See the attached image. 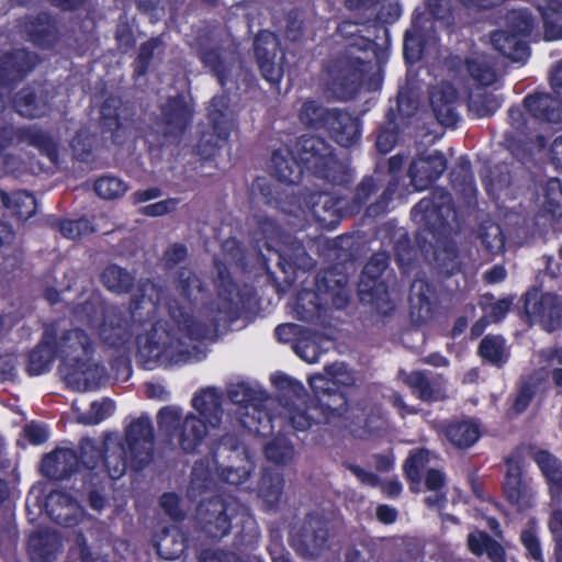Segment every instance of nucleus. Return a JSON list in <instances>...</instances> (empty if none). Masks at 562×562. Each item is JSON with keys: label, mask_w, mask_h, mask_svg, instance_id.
Wrapping results in <instances>:
<instances>
[{"label": "nucleus", "mask_w": 562, "mask_h": 562, "mask_svg": "<svg viewBox=\"0 0 562 562\" xmlns=\"http://www.w3.org/2000/svg\"><path fill=\"white\" fill-rule=\"evenodd\" d=\"M557 102L546 93H539L525 98L524 108L512 106L508 111L510 132L506 133L508 146L517 142H522L526 128L531 123L527 120L526 113H529L533 120H543L549 122H559L562 120V112L555 106Z\"/></svg>", "instance_id": "7"}, {"label": "nucleus", "mask_w": 562, "mask_h": 562, "mask_svg": "<svg viewBox=\"0 0 562 562\" xmlns=\"http://www.w3.org/2000/svg\"><path fill=\"white\" fill-rule=\"evenodd\" d=\"M212 472L209 461H199L194 464L188 491L191 497H196L209 486Z\"/></svg>", "instance_id": "47"}, {"label": "nucleus", "mask_w": 562, "mask_h": 562, "mask_svg": "<svg viewBox=\"0 0 562 562\" xmlns=\"http://www.w3.org/2000/svg\"><path fill=\"white\" fill-rule=\"evenodd\" d=\"M447 168L443 155L434 151L415 159L409 169L411 183L416 191L425 190L438 179Z\"/></svg>", "instance_id": "14"}, {"label": "nucleus", "mask_w": 562, "mask_h": 562, "mask_svg": "<svg viewBox=\"0 0 562 562\" xmlns=\"http://www.w3.org/2000/svg\"><path fill=\"white\" fill-rule=\"evenodd\" d=\"M117 453H106L103 463L109 475L116 480L121 477L127 462L138 470L142 469L150 459L154 450V430L148 417H139L133 422L126 431L124 447H116Z\"/></svg>", "instance_id": "5"}, {"label": "nucleus", "mask_w": 562, "mask_h": 562, "mask_svg": "<svg viewBox=\"0 0 562 562\" xmlns=\"http://www.w3.org/2000/svg\"><path fill=\"white\" fill-rule=\"evenodd\" d=\"M327 531L324 528H319L315 535L306 531L303 536V544L306 553L311 555L318 554L319 550L325 544Z\"/></svg>", "instance_id": "61"}, {"label": "nucleus", "mask_w": 562, "mask_h": 562, "mask_svg": "<svg viewBox=\"0 0 562 562\" xmlns=\"http://www.w3.org/2000/svg\"><path fill=\"white\" fill-rule=\"evenodd\" d=\"M303 207L301 204L291 205L288 212L304 221L316 220L324 226H333L339 217L340 206L338 201L328 193H313L308 199L304 198Z\"/></svg>", "instance_id": "11"}, {"label": "nucleus", "mask_w": 562, "mask_h": 562, "mask_svg": "<svg viewBox=\"0 0 562 562\" xmlns=\"http://www.w3.org/2000/svg\"><path fill=\"white\" fill-rule=\"evenodd\" d=\"M482 244L491 254H499L504 249V236L499 225L490 223L482 227L480 234Z\"/></svg>", "instance_id": "53"}, {"label": "nucleus", "mask_w": 562, "mask_h": 562, "mask_svg": "<svg viewBox=\"0 0 562 562\" xmlns=\"http://www.w3.org/2000/svg\"><path fill=\"white\" fill-rule=\"evenodd\" d=\"M481 357L493 364L501 366L507 360V350L501 336H486L479 348Z\"/></svg>", "instance_id": "41"}, {"label": "nucleus", "mask_w": 562, "mask_h": 562, "mask_svg": "<svg viewBox=\"0 0 562 562\" xmlns=\"http://www.w3.org/2000/svg\"><path fill=\"white\" fill-rule=\"evenodd\" d=\"M550 529L555 539L557 561L562 562V512L557 510L553 513L550 520Z\"/></svg>", "instance_id": "64"}, {"label": "nucleus", "mask_w": 562, "mask_h": 562, "mask_svg": "<svg viewBox=\"0 0 562 562\" xmlns=\"http://www.w3.org/2000/svg\"><path fill=\"white\" fill-rule=\"evenodd\" d=\"M468 546L472 553L481 555L486 553L494 562H503L504 550L496 541L492 540L485 532H471L468 537Z\"/></svg>", "instance_id": "35"}, {"label": "nucleus", "mask_w": 562, "mask_h": 562, "mask_svg": "<svg viewBox=\"0 0 562 562\" xmlns=\"http://www.w3.org/2000/svg\"><path fill=\"white\" fill-rule=\"evenodd\" d=\"M29 548L34 561L52 562L60 548V539L55 531L38 532L30 538Z\"/></svg>", "instance_id": "26"}, {"label": "nucleus", "mask_w": 562, "mask_h": 562, "mask_svg": "<svg viewBox=\"0 0 562 562\" xmlns=\"http://www.w3.org/2000/svg\"><path fill=\"white\" fill-rule=\"evenodd\" d=\"M310 385L317 404L305 408L303 384L285 374H276L272 382L284 401V415L297 430H306L312 422H327L334 415L345 412L346 398L336 390L338 385H350L355 382L353 372L345 363H334L325 369L324 374L310 378Z\"/></svg>", "instance_id": "2"}, {"label": "nucleus", "mask_w": 562, "mask_h": 562, "mask_svg": "<svg viewBox=\"0 0 562 562\" xmlns=\"http://www.w3.org/2000/svg\"><path fill=\"white\" fill-rule=\"evenodd\" d=\"M430 461V452L427 450H418L411 454L404 465L407 479L412 482V490L417 491L415 485H418L420 480V472L426 464Z\"/></svg>", "instance_id": "51"}, {"label": "nucleus", "mask_w": 562, "mask_h": 562, "mask_svg": "<svg viewBox=\"0 0 562 562\" xmlns=\"http://www.w3.org/2000/svg\"><path fill=\"white\" fill-rule=\"evenodd\" d=\"M89 360L88 357L64 371L67 384L74 390L85 392L97 389L105 379L104 368Z\"/></svg>", "instance_id": "15"}, {"label": "nucleus", "mask_w": 562, "mask_h": 562, "mask_svg": "<svg viewBox=\"0 0 562 562\" xmlns=\"http://www.w3.org/2000/svg\"><path fill=\"white\" fill-rule=\"evenodd\" d=\"M255 54L265 79L278 83L283 76V53L278 38L268 31L258 34L255 40Z\"/></svg>", "instance_id": "10"}, {"label": "nucleus", "mask_w": 562, "mask_h": 562, "mask_svg": "<svg viewBox=\"0 0 562 562\" xmlns=\"http://www.w3.org/2000/svg\"><path fill=\"white\" fill-rule=\"evenodd\" d=\"M295 353L308 363L318 361L319 349L315 341L308 339H301L294 344Z\"/></svg>", "instance_id": "60"}, {"label": "nucleus", "mask_w": 562, "mask_h": 562, "mask_svg": "<svg viewBox=\"0 0 562 562\" xmlns=\"http://www.w3.org/2000/svg\"><path fill=\"white\" fill-rule=\"evenodd\" d=\"M231 407L223 412V429L233 426L232 414L236 415V423L258 434H263L271 422V416L266 412L271 400L261 391L250 389L245 383L232 384L228 387Z\"/></svg>", "instance_id": "6"}, {"label": "nucleus", "mask_w": 562, "mask_h": 562, "mask_svg": "<svg viewBox=\"0 0 562 562\" xmlns=\"http://www.w3.org/2000/svg\"><path fill=\"white\" fill-rule=\"evenodd\" d=\"M115 104V100H109L101 108L102 124L109 131H113L120 126Z\"/></svg>", "instance_id": "63"}, {"label": "nucleus", "mask_w": 562, "mask_h": 562, "mask_svg": "<svg viewBox=\"0 0 562 562\" xmlns=\"http://www.w3.org/2000/svg\"><path fill=\"white\" fill-rule=\"evenodd\" d=\"M102 281L110 291L123 293L130 289L133 278L124 269L112 265L104 270Z\"/></svg>", "instance_id": "43"}, {"label": "nucleus", "mask_w": 562, "mask_h": 562, "mask_svg": "<svg viewBox=\"0 0 562 562\" xmlns=\"http://www.w3.org/2000/svg\"><path fill=\"white\" fill-rule=\"evenodd\" d=\"M506 25L510 32H516L524 38L533 35L538 30L536 18L527 9L512 10L506 15Z\"/></svg>", "instance_id": "39"}, {"label": "nucleus", "mask_w": 562, "mask_h": 562, "mask_svg": "<svg viewBox=\"0 0 562 562\" xmlns=\"http://www.w3.org/2000/svg\"><path fill=\"white\" fill-rule=\"evenodd\" d=\"M199 515L204 524L205 532L212 538H222L229 531L231 524L227 507L220 498L201 504Z\"/></svg>", "instance_id": "16"}, {"label": "nucleus", "mask_w": 562, "mask_h": 562, "mask_svg": "<svg viewBox=\"0 0 562 562\" xmlns=\"http://www.w3.org/2000/svg\"><path fill=\"white\" fill-rule=\"evenodd\" d=\"M420 37V30L417 24L413 27L412 31L406 33L405 43H404V52L406 57L412 59H418L420 56L427 54V45L423 44L419 49H416L418 45V40Z\"/></svg>", "instance_id": "58"}, {"label": "nucleus", "mask_w": 562, "mask_h": 562, "mask_svg": "<svg viewBox=\"0 0 562 562\" xmlns=\"http://www.w3.org/2000/svg\"><path fill=\"white\" fill-rule=\"evenodd\" d=\"M315 300L316 294L311 291H303L302 293L299 294L295 302L299 318L308 319L315 314L317 310Z\"/></svg>", "instance_id": "59"}, {"label": "nucleus", "mask_w": 562, "mask_h": 562, "mask_svg": "<svg viewBox=\"0 0 562 562\" xmlns=\"http://www.w3.org/2000/svg\"><path fill=\"white\" fill-rule=\"evenodd\" d=\"M164 301L170 319L157 322L140 342L139 356L148 369L156 366L198 362L206 357L205 340L214 323L233 310L232 299L225 300L216 312L213 307L191 312L177 301H167L166 294L153 282L143 283L133 295L131 314L135 322L153 319Z\"/></svg>", "instance_id": "1"}, {"label": "nucleus", "mask_w": 562, "mask_h": 562, "mask_svg": "<svg viewBox=\"0 0 562 562\" xmlns=\"http://www.w3.org/2000/svg\"><path fill=\"white\" fill-rule=\"evenodd\" d=\"M435 261L438 268L445 273H452L458 267V256L453 244L438 247L435 250Z\"/></svg>", "instance_id": "54"}, {"label": "nucleus", "mask_w": 562, "mask_h": 562, "mask_svg": "<svg viewBox=\"0 0 562 562\" xmlns=\"http://www.w3.org/2000/svg\"><path fill=\"white\" fill-rule=\"evenodd\" d=\"M99 335L105 344L120 346L130 339L131 331L122 314L115 308H110L103 316V322L99 327Z\"/></svg>", "instance_id": "24"}, {"label": "nucleus", "mask_w": 562, "mask_h": 562, "mask_svg": "<svg viewBox=\"0 0 562 562\" xmlns=\"http://www.w3.org/2000/svg\"><path fill=\"white\" fill-rule=\"evenodd\" d=\"M328 130L338 144L344 147L353 145L359 138V122L347 112L334 110L326 121Z\"/></svg>", "instance_id": "19"}, {"label": "nucleus", "mask_w": 562, "mask_h": 562, "mask_svg": "<svg viewBox=\"0 0 562 562\" xmlns=\"http://www.w3.org/2000/svg\"><path fill=\"white\" fill-rule=\"evenodd\" d=\"M56 348L53 347V335L45 331L42 342L30 353L27 371L32 375H40L46 372L54 360Z\"/></svg>", "instance_id": "29"}, {"label": "nucleus", "mask_w": 562, "mask_h": 562, "mask_svg": "<svg viewBox=\"0 0 562 562\" xmlns=\"http://www.w3.org/2000/svg\"><path fill=\"white\" fill-rule=\"evenodd\" d=\"M228 458L232 461V464L227 467L216 465L215 471L221 479L229 484H241L247 480L252 470L250 456L244 447L235 446Z\"/></svg>", "instance_id": "20"}, {"label": "nucleus", "mask_w": 562, "mask_h": 562, "mask_svg": "<svg viewBox=\"0 0 562 562\" xmlns=\"http://www.w3.org/2000/svg\"><path fill=\"white\" fill-rule=\"evenodd\" d=\"M105 539V533L98 538L94 531H88L87 535H79L77 538L80 547V554L83 562H109L104 555L97 552L100 548L99 542Z\"/></svg>", "instance_id": "44"}, {"label": "nucleus", "mask_w": 562, "mask_h": 562, "mask_svg": "<svg viewBox=\"0 0 562 562\" xmlns=\"http://www.w3.org/2000/svg\"><path fill=\"white\" fill-rule=\"evenodd\" d=\"M202 61L210 67L218 77L222 85L226 80V71L233 67V55L228 53L220 54L217 52H209L202 55Z\"/></svg>", "instance_id": "49"}, {"label": "nucleus", "mask_w": 562, "mask_h": 562, "mask_svg": "<svg viewBox=\"0 0 562 562\" xmlns=\"http://www.w3.org/2000/svg\"><path fill=\"white\" fill-rule=\"evenodd\" d=\"M501 106V99L487 91L477 88L469 97V109L477 117L493 115Z\"/></svg>", "instance_id": "37"}, {"label": "nucleus", "mask_w": 562, "mask_h": 562, "mask_svg": "<svg viewBox=\"0 0 562 562\" xmlns=\"http://www.w3.org/2000/svg\"><path fill=\"white\" fill-rule=\"evenodd\" d=\"M59 229L63 236L69 239L80 238L94 231L86 218H80L78 221H64L60 224Z\"/></svg>", "instance_id": "56"}, {"label": "nucleus", "mask_w": 562, "mask_h": 562, "mask_svg": "<svg viewBox=\"0 0 562 562\" xmlns=\"http://www.w3.org/2000/svg\"><path fill=\"white\" fill-rule=\"evenodd\" d=\"M192 407L198 413H183L177 405L159 409L157 425L160 434L172 445L186 452H193L210 430L223 429L221 396L214 389H205L192 398Z\"/></svg>", "instance_id": "3"}, {"label": "nucleus", "mask_w": 562, "mask_h": 562, "mask_svg": "<svg viewBox=\"0 0 562 562\" xmlns=\"http://www.w3.org/2000/svg\"><path fill=\"white\" fill-rule=\"evenodd\" d=\"M78 465L76 452L68 448L56 449L42 461V473L54 480H61L70 474Z\"/></svg>", "instance_id": "22"}, {"label": "nucleus", "mask_w": 562, "mask_h": 562, "mask_svg": "<svg viewBox=\"0 0 562 562\" xmlns=\"http://www.w3.org/2000/svg\"><path fill=\"white\" fill-rule=\"evenodd\" d=\"M177 290L184 299L190 300L195 292L200 291V282L190 270L183 269L177 279Z\"/></svg>", "instance_id": "57"}, {"label": "nucleus", "mask_w": 562, "mask_h": 562, "mask_svg": "<svg viewBox=\"0 0 562 562\" xmlns=\"http://www.w3.org/2000/svg\"><path fill=\"white\" fill-rule=\"evenodd\" d=\"M491 42L497 52L514 61H524L529 56L524 37L509 29L494 32Z\"/></svg>", "instance_id": "25"}, {"label": "nucleus", "mask_w": 562, "mask_h": 562, "mask_svg": "<svg viewBox=\"0 0 562 562\" xmlns=\"http://www.w3.org/2000/svg\"><path fill=\"white\" fill-rule=\"evenodd\" d=\"M510 305H512V300H508V299L498 300L484 308L485 317H487L490 323L499 322L501 319H503L505 317Z\"/></svg>", "instance_id": "62"}, {"label": "nucleus", "mask_w": 562, "mask_h": 562, "mask_svg": "<svg viewBox=\"0 0 562 562\" xmlns=\"http://www.w3.org/2000/svg\"><path fill=\"white\" fill-rule=\"evenodd\" d=\"M46 509L57 524L67 527L77 525L82 517L80 506L64 492L50 493L47 498Z\"/></svg>", "instance_id": "18"}, {"label": "nucleus", "mask_w": 562, "mask_h": 562, "mask_svg": "<svg viewBox=\"0 0 562 562\" xmlns=\"http://www.w3.org/2000/svg\"><path fill=\"white\" fill-rule=\"evenodd\" d=\"M447 438L458 447H469L480 437L479 427L472 422H460L451 424L446 429Z\"/></svg>", "instance_id": "40"}, {"label": "nucleus", "mask_w": 562, "mask_h": 562, "mask_svg": "<svg viewBox=\"0 0 562 562\" xmlns=\"http://www.w3.org/2000/svg\"><path fill=\"white\" fill-rule=\"evenodd\" d=\"M539 10L543 18L546 41L562 38V1L550 0L547 4H540Z\"/></svg>", "instance_id": "34"}, {"label": "nucleus", "mask_w": 562, "mask_h": 562, "mask_svg": "<svg viewBox=\"0 0 562 562\" xmlns=\"http://www.w3.org/2000/svg\"><path fill=\"white\" fill-rule=\"evenodd\" d=\"M334 110H326L314 101H306L300 110V120L302 123L315 128H326L328 113Z\"/></svg>", "instance_id": "46"}, {"label": "nucleus", "mask_w": 562, "mask_h": 562, "mask_svg": "<svg viewBox=\"0 0 562 562\" xmlns=\"http://www.w3.org/2000/svg\"><path fill=\"white\" fill-rule=\"evenodd\" d=\"M439 202L423 199L414 209L413 217L417 223L424 224L434 232L445 231L456 213L450 205V196L440 192Z\"/></svg>", "instance_id": "12"}, {"label": "nucleus", "mask_w": 562, "mask_h": 562, "mask_svg": "<svg viewBox=\"0 0 562 562\" xmlns=\"http://www.w3.org/2000/svg\"><path fill=\"white\" fill-rule=\"evenodd\" d=\"M267 458L274 463H285L293 458V447L284 437H278L266 446Z\"/></svg>", "instance_id": "52"}, {"label": "nucleus", "mask_w": 562, "mask_h": 562, "mask_svg": "<svg viewBox=\"0 0 562 562\" xmlns=\"http://www.w3.org/2000/svg\"><path fill=\"white\" fill-rule=\"evenodd\" d=\"M33 65V56L25 50L3 57L0 63V97L9 90L11 81L21 79Z\"/></svg>", "instance_id": "23"}, {"label": "nucleus", "mask_w": 562, "mask_h": 562, "mask_svg": "<svg viewBox=\"0 0 562 562\" xmlns=\"http://www.w3.org/2000/svg\"><path fill=\"white\" fill-rule=\"evenodd\" d=\"M167 123L175 130H182L189 122L192 110L182 98L173 99L164 109Z\"/></svg>", "instance_id": "42"}, {"label": "nucleus", "mask_w": 562, "mask_h": 562, "mask_svg": "<svg viewBox=\"0 0 562 562\" xmlns=\"http://www.w3.org/2000/svg\"><path fill=\"white\" fill-rule=\"evenodd\" d=\"M457 98V90L449 82H442L432 88L430 103L440 124L452 126L457 122L458 115L454 110Z\"/></svg>", "instance_id": "17"}, {"label": "nucleus", "mask_w": 562, "mask_h": 562, "mask_svg": "<svg viewBox=\"0 0 562 562\" xmlns=\"http://www.w3.org/2000/svg\"><path fill=\"white\" fill-rule=\"evenodd\" d=\"M405 383L422 401H438L445 397L442 384L437 381H430L422 372L408 373L405 378Z\"/></svg>", "instance_id": "32"}, {"label": "nucleus", "mask_w": 562, "mask_h": 562, "mask_svg": "<svg viewBox=\"0 0 562 562\" xmlns=\"http://www.w3.org/2000/svg\"><path fill=\"white\" fill-rule=\"evenodd\" d=\"M114 403L110 400L93 402L88 413H79L76 419L80 424L97 425L112 415Z\"/></svg>", "instance_id": "48"}, {"label": "nucleus", "mask_w": 562, "mask_h": 562, "mask_svg": "<svg viewBox=\"0 0 562 562\" xmlns=\"http://www.w3.org/2000/svg\"><path fill=\"white\" fill-rule=\"evenodd\" d=\"M271 162L276 177L286 183L297 182L304 168L335 184H342L350 177L347 165L338 161L329 145L314 135L302 136L295 145V154L288 147L277 149Z\"/></svg>", "instance_id": "4"}, {"label": "nucleus", "mask_w": 562, "mask_h": 562, "mask_svg": "<svg viewBox=\"0 0 562 562\" xmlns=\"http://www.w3.org/2000/svg\"><path fill=\"white\" fill-rule=\"evenodd\" d=\"M158 554L166 560L178 559L186 549L183 532L172 526L158 536L155 542Z\"/></svg>", "instance_id": "31"}, {"label": "nucleus", "mask_w": 562, "mask_h": 562, "mask_svg": "<svg viewBox=\"0 0 562 562\" xmlns=\"http://www.w3.org/2000/svg\"><path fill=\"white\" fill-rule=\"evenodd\" d=\"M97 194L105 200L117 199L127 191V186L116 177H102L95 181Z\"/></svg>", "instance_id": "50"}, {"label": "nucleus", "mask_w": 562, "mask_h": 562, "mask_svg": "<svg viewBox=\"0 0 562 562\" xmlns=\"http://www.w3.org/2000/svg\"><path fill=\"white\" fill-rule=\"evenodd\" d=\"M467 71L480 87H488L496 81V72L485 55H475L465 60Z\"/></svg>", "instance_id": "36"}, {"label": "nucleus", "mask_w": 562, "mask_h": 562, "mask_svg": "<svg viewBox=\"0 0 562 562\" xmlns=\"http://www.w3.org/2000/svg\"><path fill=\"white\" fill-rule=\"evenodd\" d=\"M18 112L26 117H40L47 112V99L43 89H23L15 100Z\"/></svg>", "instance_id": "30"}, {"label": "nucleus", "mask_w": 562, "mask_h": 562, "mask_svg": "<svg viewBox=\"0 0 562 562\" xmlns=\"http://www.w3.org/2000/svg\"><path fill=\"white\" fill-rule=\"evenodd\" d=\"M267 248L277 252L279 263L284 272L291 269L307 270L313 267V259L306 254L301 243L296 240L284 241L279 248L274 249L269 237Z\"/></svg>", "instance_id": "21"}, {"label": "nucleus", "mask_w": 562, "mask_h": 562, "mask_svg": "<svg viewBox=\"0 0 562 562\" xmlns=\"http://www.w3.org/2000/svg\"><path fill=\"white\" fill-rule=\"evenodd\" d=\"M283 479L280 474H265L259 485V496L269 505H276L282 494Z\"/></svg>", "instance_id": "45"}, {"label": "nucleus", "mask_w": 562, "mask_h": 562, "mask_svg": "<svg viewBox=\"0 0 562 562\" xmlns=\"http://www.w3.org/2000/svg\"><path fill=\"white\" fill-rule=\"evenodd\" d=\"M92 350L90 337L79 327L65 331L56 346L64 362V371L83 361Z\"/></svg>", "instance_id": "13"}, {"label": "nucleus", "mask_w": 562, "mask_h": 562, "mask_svg": "<svg viewBox=\"0 0 562 562\" xmlns=\"http://www.w3.org/2000/svg\"><path fill=\"white\" fill-rule=\"evenodd\" d=\"M535 461L540 468L542 474L547 477L550 493L553 501H559L562 492V465L549 452L539 451L535 456Z\"/></svg>", "instance_id": "28"}, {"label": "nucleus", "mask_w": 562, "mask_h": 562, "mask_svg": "<svg viewBox=\"0 0 562 562\" xmlns=\"http://www.w3.org/2000/svg\"><path fill=\"white\" fill-rule=\"evenodd\" d=\"M368 65L360 57H344L328 69V89L338 99L351 98L362 81Z\"/></svg>", "instance_id": "8"}, {"label": "nucleus", "mask_w": 562, "mask_h": 562, "mask_svg": "<svg viewBox=\"0 0 562 562\" xmlns=\"http://www.w3.org/2000/svg\"><path fill=\"white\" fill-rule=\"evenodd\" d=\"M387 262L389 258L384 252L375 254L371 257L364 267L360 280V292H370L371 295L374 296L380 289H383V284L376 283V280L387 267Z\"/></svg>", "instance_id": "33"}, {"label": "nucleus", "mask_w": 562, "mask_h": 562, "mask_svg": "<svg viewBox=\"0 0 562 562\" xmlns=\"http://www.w3.org/2000/svg\"><path fill=\"white\" fill-rule=\"evenodd\" d=\"M411 315L416 322L427 321L432 313L431 290L424 280L413 282L409 295Z\"/></svg>", "instance_id": "27"}, {"label": "nucleus", "mask_w": 562, "mask_h": 562, "mask_svg": "<svg viewBox=\"0 0 562 562\" xmlns=\"http://www.w3.org/2000/svg\"><path fill=\"white\" fill-rule=\"evenodd\" d=\"M525 312L532 323H539L547 331H552L561 325L562 306L554 294L539 291L527 293Z\"/></svg>", "instance_id": "9"}, {"label": "nucleus", "mask_w": 562, "mask_h": 562, "mask_svg": "<svg viewBox=\"0 0 562 562\" xmlns=\"http://www.w3.org/2000/svg\"><path fill=\"white\" fill-rule=\"evenodd\" d=\"M1 201L5 207H10L22 220L30 218L36 211V201L25 191H16L12 194L1 192Z\"/></svg>", "instance_id": "38"}, {"label": "nucleus", "mask_w": 562, "mask_h": 562, "mask_svg": "<svg viewBox=\"0 0 562 562\" xmlns=\"http://www.w3.org/2000/svg\"><path fill=\"white\" fill-rule=\"evenodd\" d=\"M505 488L512 501H518L521 490V467L518 461L508 464Z\"/></svg>", "instance_id": "55"}]
</instances>
